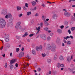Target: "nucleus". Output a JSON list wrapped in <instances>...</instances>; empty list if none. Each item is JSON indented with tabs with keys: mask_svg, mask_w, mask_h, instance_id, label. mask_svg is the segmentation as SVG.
Segmentation results:
<instances>
[{
	"mask_svg": "<svg viewBox=\"0 0 75 75\" xmlns=\"http://www.w3.org/2000/svg\"><path fill=\"white\" fill-rule=\"evenodd\" d=\"M20 50V49L19 48H17L16 49V51L17 52H18Z\"/></svg>",
	"mask_w": 75,
	"mask_h": 75,
	"instance_id": "nucleus-34",
	"label": "nucleus"
},
{
	"mask_svg": "<svg viewBox=\"0 0 75 75\" xmlns=\"http://www.w3.org/2000/svg\"><path fill=\"white\" fill-rule=\"evenodd\" d=\"M20 29H21V31H24L25 30V28H20Z\"/></svg>",
	"mask_w": 75,
	"mask_h": 75,
	"instance_id": "nucleus-32",
	"label": "nucleus"
},
{
	"mask_svg": "<svg viewBox=\"0 0 75 75\" xmlns=\"http://www.w3.org/2000/svg\"><path fill=\"white\" fill-rule=\"evenodd\" d=\"M60 28L61 29H63L64 28V26L63 25H61L60 27Z\"/></svg>",
	"mask_w": 75,
	"mask_h": 75,
	"instance_id": "nucleus-37",
	"label": "nucleus"
},
{
	"mask_svg": "<svg viewBox=\"0 0 75 75\" xmlns=\"http://www.w3.org/2000/svg\"><path fill=\"white\" fill-rule=\"evenodd\" d=\"M5 68H7V63H5V64L4 66Z\"/></svg>",
	"mask_w": 75,
	"mask_h": 75,
	"instance_id": "nucleus-46",
	"label": "nucleus"
},
{
	"mask_svg": "<svg viewBox=\"0 0 75 75\" xmlns=\"http://www.w3.org/2000/svg\"><path fill=\"white\" fill-rule=\"evenodd\" d=\"M62 46H65V44L63 42L62 44Z\"/></svg>",
	"mask_w": 75,
	"mask_h": 75,
	"instance_id": "nucleus-56",
	"label": "nucleus"
},
{
	"mask_svg": "<svg viewBox=\"0 0 75 75\" xmlns=\"http://www.w3.org/2000/svg\"><path fill=\"white\" fill-rule=\"evenodd\" d=\"M47 40L48 41H50L51 40V38L49 36L47 38Z\"/></svg>",
	"mask_w": 75,
	"mask_h": 75,
	"instance_id": "nucleus-26",
	"label": "nucleus"
},
{
	"mask_svg": "<svg viewBox=\"0 0 75 75\" xmlns=\"http://www.w3.org/2000/svg\"><path fill=\"white\" fill-rule=\"evenodd\" d=\"M16 67H18V63H16L15 64Z\"/></svg>",
	"mask_w": 75,
	"mask_h": 75,
	"instance_id": "nucleus-47",
	"label": "nucleus"
},
{
	"mask_svg": "<svg viewBox=\"0 0 75 75\" xmlns=\"http://www.w3.org/2000/svg\"><path fill=\"white\" fill-rule=\"evenodd\" d=\"M23 16V14L21 13L20 14L18 15V17H21V16Z\"/></svg>",
	"mask_w": 75,
	"mask_h": 75,
	"instance_id": "nucleus-41",
	"label": "nucleus"
},
{
	"mask_svg": "<svg viewBox=\"0 0 75 75\" xmlns=\"http://www.w3.org/2000/svg\"><path fill=\"white\" fill-rule=\"evenodd\" d=\"M5 41L6 42L9 41V35H6L5 37Z\"/></svg>",
	"mask_w": 75,
	"mask_h": 75,
	"instance_id": "nucleus-6",
	"label": "nucleus"
},
{
	"mask_svg": "<svg viewBox=\"0 0 75 75\" xmlns=\"http://www.w3.org/2000/svg\"><path fill=\"white\" fill-rule=\"evenodd\" d=\"M75 29V27H72L71 28V31H74Z\"/></svg>",
	"mask_w": 75,
	"mask_h": 75,
	"instance_id": "nucleus-36",
	"label": "nucleus"
},
{
	"mask_svg": "<svg viewBox=\"0 0 75 75\" xmlns=\"http://www.w3.org/2000/svg\"><path fill=\"white\" fill-rule=\"evenodd\" d=\"M12 53H10V57H12Z\"/></svg>",
	"mask_w": 75,
	"mask_h": 75,
	"instance_id": "nucleus-58",
	"label": "nucleus"
},
{
	"mask_svg": "<svg viewBox=\"0 0 75 75\" xmlns=\"http://www.w3.org/2000/svg\"><path fill=\"white\" fill-rule=\"evenodd\" d=\"M44 35L43 34H41L40 35V38H42V39L43 37H44Z\"/></svg>",
	"mask_w": 75,
	"mask_h": 75,
	"instance_id": "nucleus-30",
	"label": "nucleus"
},
{
	"mask_svg": "<svg viewBox=\"0 0 75 75\" xmlns=\"http://www.w3.org/2000/svg\"><path fill=\"white\" fill-rule=\"evenodd\" d=\"M52 35H53V33H50V35L51 36H52Z\"/></svg>",
	"mask_w": 75,
	"mask_h": 75,
	"instance_id": "nucleus-57",
	"label": "nucleus"
},
{
	"mask_svg": "<svg viewBox=\"0 0 75 75\" xmlns=\"http://www.w3.org/2000/svg\"><path fill=\"white\" fill-rule=\"evenodd\" d=\"M23 8L24 10H25V11H26L27 10V8H26V7H25V6H23Z\"/></svg>",
	"mask_w": 75,
	"mask_h": 75,
	"instance_id": "nucleus-33",
	"label": "nucleus"
},
{
	"mask_svg": "<svg viewBox=\"0 0 75 75\" xmlns=\"http://www.w3.org/2000/svg\"><path fill=\"white\" fill-rule=\"evenodd\" d=\"M39 50H42V46L40 45V47H39Z\"/></svg>",
	"mask_w": 75,
	"mask_h": 75,
	"instance_id": "nucleus-31",
	"label": "nucleus"
},
{
	"mask_svg": "<svg viewBox=\"0 0 75 75\" xmlns=\"http://www.w3.org/2000/svg\"><path fill=\"white\" fill-rule=\"evenodd\" d=\"M21 50L23 51H24V48L22 47L21 49Z\"/></svg>",
	"mask_w": 75,
	"mask_h": 75,
	"instance_id": "nucleus-63",
	"label": "nucleus"
},
{
	"mask_svg": "<svg viewBox=\"0 0 75 75\" xmlns=\"http://www.w3.org/2000/svg\"><path fill=\"white\" fill-rule=\"evenodd\" d=\"M45 26H48V22L46 21V20H44L43 21Z\"/></svg>",
	"mask_w": 75,
	"mask_h": 75,
	"instance_id": "nucleus-15",
	"label": "nucleus"
},
{
	"mask_svg": "<svg viewBox=\"0 0 75 75\" xmlns=\"http://www.w3.org/2000/svg\"><path fill=\"white\" fill-rule=\"evenodd\" d=\"M69 70L70 71H74L75 70V67H74L73 68H72V69H69Z\"/></svg>",
	"mask_w": 75,
	"mask_h": 75,
	"instance_id": "nucleus-27",
	"label": "nucleus"
},
{
	"mask_svg": "<svg viewBox=\"0 0 75 75\" xmlns=\"http://www.w3.org/2000/svg\"><path fill=\"white\" fill-rule=\"evenodd\" d=\"M74 65L73 64H72L71 65V67H74Z\"/></svg>",
	"mask_w": 75,
	"mask_h": 75,
	"instance_id": "nucleus-60",
	"label": "nucleus"
},
{
	"mask_svg": "<svg viewBox=\"0 0 75 75\" xmlns=\"http://www.w3.org/2000/svg\"><path fill=\"white\" fill-rule=\"evenodd\" d=\"M64 39H65V40H67L68 38H69V36H67V37H64Z\"/></svg>",
	"mask_w": 75,
	"mask_h": 75,
	"instance_id": "nucleus-29",
	"label": "nucleus"
},
{
	"mask_svg": "<svg viewBox=\"0 0 75 75\" xmlns=\"http://www.w3.org/2000/svg\"><path fill=\"white\" fill-rule=\"evenodd\" d=\"M57 58H58V56H57V54H55L54 56V60H55L57 59Z\"/></svg>",
	"mask_w": 75,
	"mask_h": 75,
	"instance_id": "nucleus-19",
	"label": "nucleus"
},
{
	"mask_svg": "<svg viewBox=\"0 0 75 75\" xmlns=\"http://www.w3.org/2000/svg\"><path fill=\"white\" fill-rule=\"evenodd\" d=\"M45 55H46V54L45 53H42V56L43 57H44Z\"/></svg>",
	"mask_w": 75,
	"mask_h": 75,
	"instance_id": "nucleus-35",
	"label": "nucleus"
},
{
	"mask_svg": "<svg viewBox=\"0 0 75 75\" xmlns=\"http://www.w3.org/2000/svg\"><path fill=\"white\" fill-rule=\"evenodd\" d=\"M63 41L64 42V43H65V44H66V43H67V41L65 40V39H64L63 40Z\"/></svg>",
	"mask_w": 75,
	"mask_h": 75,
	"instance_id": "nucleus-55",
	"label": "nucleus"
},
{
	"mask_svg": "<svg viewBox=\"0 0 75 75\" xmlns=\"http://www.w3.org/2000/svg\"><path fill=\"white\" fill-rule=\"evenodd\" d=\"M35 17H38L39 16V14L38 13H36L35 15Z\"/></svg>",
	"mask_w": 75,
	"mask_h": 75,
	"instance_id": "nucleus-39",
	"label": "nucleus"
},
{
	"mask_svg": "<svg viewBox=\"0 0 75 75\" xmlns=\"http://www.w3.org/2000/svg\"><path fill=\"white\" fill-rule=\"evenodd\" d=\"M47 50H51V51H54L56 48V46L54 45H50L48 44L47 45Z\"/></svg>",
	"mask_w": 75,
	"mask_h": 75,
	"instance_id": "nucleus-2",
	"label": "nucleus"
},
{
	"mask_svg": "<svg viewBox=\"0 0 75 75\" xmlns=\"http://www.w3.org/2000/svg\"><path fill=\"white\" fill-rule=\"evenodd\" d=\"M33 10H37V7H34V9H33Z\"/></svg>",
	"mask_w": 75,
	"mask_h": 75,
	"instance_id": "nucleus-53",
	"label": "nucleus"
},
{
	"mask_svg": "<svg viewBox=\"0 0 75 75\" xmlns=\"http://www.w3.org/2000/svg\"><path fill=\"white\" fill-rule=\"evenodd\" d=\"M40 27L39 26L38 27H36V30H37L38 31L36 33V34H37L39 33V31H40V29H41V27H42V26H43V23L42 22L40 23Z\"/></svg>",
	"mask_w": 75,
	"mask_h": 75,
	"instance_id": "nucleus-3",
	"label": "nucleus"
},
{
	"mask_svg": "<svg viewBox=\"0 0 75 75\" xmlns=\"http://www.w3.org/2000/svg\"><path fill=\"white\" fill-rule=\"evenodd\" d=\"M27 14L28 16H30V15H31V11L28 12L27 13Z\"/></svg>",
	"mask_w": 75,
	"mask_h": 75,
	"instance_id": "nucleus-22",
	"label": "nucleus"
},
{
	"mask_svg": "<svg viewBox=\"0 0 75 75\" xmlns=\"http://www.w3.org/2000/svg\"><path fill=\"white\" fill-rule=\"evenodd\" d=\"M64 15H65L66 16H70V13L69 12L65 11L64 13Z\"/></svg>",
	"mask_w": 75,
	"mask_h": 75,
	"instance_id": "nucleus-11",
	"label": "nucleus"
},
{
	"mask_svg": "<svg viewBox=\"0 0 75 75\" xmlns=\"http://www.w3.org/2000/svg\"><path fill=\"white\" fill-rule=\"evenodd\" d=\"M12 17V15L11 13H9L7 14L5 16V18L6 19L11 18Z\"/></svg>",
	"mask_w": 75,
	"mask_h": 75,
	"instance_id": "nucleus-5",
	"label": "nucleus"
},
{
	"mask_svg": "<svg viewBox=\"0 0 75 75\" xmlns=\"http://www.w3.org/2000/svg\"><path fill=\"white\" fill-rule=\"evenodd\" d=\"M59 59L60 60V61H63V60L64 59V57H63V56H62L61 55L60 56Z\"/></svg>",
	"mask_w": 75,
	"mask_h": 75,
	"instance_id": "nucleus-16",
	"label": "nucleus"
},
{
	"mask_svg": "<svg viewBox=\"0 0 75 75\" xmlns=\"http://www.w3.org/2000/svg\"><path fill=\"white\" fill-rule=\"evenodd\" d=\"M23 56H24V52H21L19 54V57H23Z\"/></svg>",
	"mask_w": 75,
	"mask_h": 75,
	"instance_id": "nucleus-9",
	"label": "nucleus"
},
{
	"mask_svg": "<svg viewBox=\"0 0 75 75\" xmlns=\"http://www.w3.org/2000/svg\"><path fill=\"white\" fill-rule=\"evenodd\" d=\"M6 23L4 19L0 18V27L1 28H3L6 26Z\"/></svg>",
	"mask_w": 75,
	"mask_h": 75,
	"instance_id": "nucleus-1",
	"label": "nucleus"
},
{
	"mask_svg": "<svg viewBox=\"0 0 75 75\" xmlns=\"http://www.w3.org/2000/svg\"><path fill=\"white\" fill-rule=\"evenodd\" d=\"M25 36H26L24 34V35H23L22 37H25Z\"/></svg>",
	"mask_w": 75,
	"mask_h": 75,
	"instance_id": "nucleus-59",
	"label": "nucleus"
},
{
	"mask_svg": "<svg viewBox=\"0 0 75 75\" xmlns=\"http://www.w3.org/2000/svg\"><path fill=\"white\" fill-rule=\"evenodd\" d=\"M60 67H62V68L64 67V64H60Z\"/></svg>",
	"mask_w": 75,
	"mask_h": 75,
	"instance_id": "nucleus-40",
	"label": "nucleus"
},
{
	"mask_svg": "<svg viewBox=\"0 0 75 75\" xmlns=\"http://www.w3.org/2000/svg\"><path fill=\"white\" fill-rule=\"evenodd\" d=\"M42 39L43 40H46V39H47L46 36L45 35H44L43 37L42 38Z\"/></svg>",
	"mask_w": 75,
	"mask_h": 75,
	"instance_id": "nucleus-24",
	"label": "nucleus"
},
{
	"mask_svg": "<svg viewBox=\"0 0 75 75\" xmlns=\"http://www.w3.org/2000/svg\"><path fill=\"white\" fill-rule=\"evenodd\" d=\"M32 53L34 55H35L36 54V52H35L34 50H32Z\"/></svg>",
	"mask_w": 75,
	"mask_h": 75,
	"instance_id": "nucleus-20",
	"label": "nucleus"
},
{
	"mask_svg": "<svg viewBox=\"0 0 75 75\" xmlns=\"http://www.w3.org/2000/svg\"><path fill=\"white\" fill-rule=\"evenodd\" d=\"M72 74H75V71H73L72 72Z\"/></svg>",
	"mask_w": 75,
	"mask_h": 75,
	"instance_id": "nucleus-64",
	"label": "nucleus"
},
{
	"mask_svg": "<svg viewBox=\"0 0 75 75\" xmlns=\"http://www.w3.org/2000/svg\"><path fill=\"white\" fill-rule=\"evenodd\" d=\"M27 58H28V59H30V58H31V57H30V56L28 55H27Z\"/></svg>",
	"mask_w": 75,
	"mask_h": 75,
	"instance_id": "nucleus-49",
	"label": "nucleus"
},
{
	"mask_svg": "<svg viewBox=\"0 0 75 75\" xmlns=\"http://www.w3.org/2000/svg\"><path fill=\"white\" fill-rule=\"evenodd\" d=\"M13 24V23L12 22H11L7 24V27H9V26H11V25H12Z\"/></svg>",
	"mask_w": 75,
	"mask_h": 75,
	"instance_id": "nucleus-12",
	"label": "nucleus"
},
{
	"mask_svg": "<svg viewBox=\"0 0 75 75\" xmlns=\"http://www.w3.org/2000/svg\"><path fill=\"white\" fill-rule=\"evenodd\" d=\"M36 49L37 51H39L40 50V48H39V47L38 46H37L36 47Z\"/></svg>",
	"mask_w": 75,
	"mask_h": 75,
	"instance_id": "nucleus-25",
	"label": "nucleus"
},
{
	"mask_svg": "<svg viewBox=\"0 0 75 75\" xmlns=\"http://www.w3.org/2000/svg\"><path fill=\"white\" fill-rule=\"evenodd\" d=\"M16 8L17 11H20V10H21V6H17Z\"/></svg>",
	"mask_w": 75,
	"mask_h": 75,
	"instance_id": "nucleus-13",
	"label": "nucleus"
},
{
	"mask_svg": "<svg viewBox=\"0 0 75 75\" xmlns=\"http://www.w3.org/2000/svg\"><path fill=\"white\" fill-rule=\"evenodd\" d=\"M46 21H49V19H48V18H47V19H46Z\"/></svg>",
	"mask_w": 75,
	"mask_h": 75,
	"instance_id": "nucleus-62",
	"label": "nucleus"
},
{
	"mask_svg": "<svg viewBox=\"0 0 75 75\" xmlns=\"http://www.w3.org/2000/svg\"><path fill=\"white\" fill-rule=\"evenodd\" d=\"M58 65H57V67L58 68H60V67H61V64H59V63H58Z\"/></svg>",
	"mask_w": 75,
	"mask_h": 75,
	"instance_id": "nucleus-38",
	"label": "nucleus"
},
{
	"mask_svg": "<svg viewBox=\"0 0 75 75\" xmlns=\"http://www.w3.org/2000/svg\"><path fill=\"white\" fill-rule=\"evenodd\" d=\"M68 32L69 34H71V30H69L68 31Z\"/></svg>",
	"mask_w": 75,
	"mask_h": 75,
	"instance_id": "nucleus-51",
	"label": "nucleus"
},
{
	"mask_svg": "<svg viewBox=\"0 0 75 75\" xmlns=\"http://www.w3.org/2000/svg\"><path fill=\"white\" fill-rule=\"evenodd\" d=\"M28 33L27 32H25V34L24 35L26 36H27L28 35Z\"/></svg>",
	"mask_w": 75,
	"mask_h": 75,
	"instance_id": "nucleus-50",
	"label": "nucleus"
},
{
	"mask_svg": "<svg viewBox=\"0 0 75 75\" xmlns=\"http://www.w3.org/2000/svg\"><path fill=\"white\" fill-rule=\"evenodd\" d=\"M52 17L54 20H56L57 19V18H58V16H57V14H54L53 15Z\"/></svg>",
	"mask_w": 75,
	"mask_h": 75,
	"instance_id": "nucleus-8",
	"label": "nucleus"
},
{
	"mask_svg": "<svg viewBox=\"0 0 75 75\" xmlns=\"http://www.w3.org/2000/svg\"><path fill=\"white\" fill-rule=\"evenodd\" d=\"M34 35L33 34H31L29 35V36L30 37H32V36H33Z\"/></svg>",
	"mask_w": 75,
	"mask_h": 75,
	"instance_id": "nucleus-52",
	"label": "nucleus"
},
{
	"mask_svg": "<svg viewBox=\"0 0 75 75\" xmlns=\"http://www.w3.org/2000/svg\"><path fill=\"white\" fill-rule=\"evenodd\" d=\"M6 47L7 48H10V45L9 44L6 43Z\"/></svg>",
	"mask_w": 75,
	"mask_h": 75,
	"instance_id": "nucleus-17",
	"label": "nucleus"
},
{
	"mask_svg": "<svg viewBox=\"0 0 75 75\" xmlns=\"http://www.w3.org/2000/svg\"><path fill=\"white\" fill-rule=\"evenodd\" d=\"M2 12H4L3 13H2V14H4V15H5V14H6L7 13V10L5 9L4 10H3L2 11Z\"/></svg>",
	"mask_w": 75,
	"mask_h": 75,
	"instance_id": "nucleus-10",
	"label": "nucleus"
},
{
	"mask_svg": "<svg viewBox=\"0 0 75 75\" xmlns=\"http://www.w3.org/2000/svg\"><path fill=\"white\" fill-rule=\"evenodd\" d=\"M15 28L19 30L21 28V22H18L17 23L16 25L15 26Z\"/></svg>",
	"mask_w": 75,
	"mask_h": 75,
	"instance_id": "nucleus-4",
	"label": "nucleus"
},
{
	"mask_svg": "<svg viewBox=\"0 0 75 75\" xmlns=\"http://www.w3.org/2000/svg\"><path fill=\"white\" fill-rule=\"evenodd\" d=\"M47 31H48V32L49 33H51V31L48 30Z\"/></svg>",
	"mask_w": 75,
	"mask_h": 75,
	"instance_id": "nucleus-61",
	"label": "nucleus"
},
{
	"mask_svg": "<svg viewBox=\"0 0 75 75\" xmlns=\"http://www.w3.org/2000/svg\"><path fill=\"white\" fill-rule=\"evenodd\" d=\"M57 31L59 34H61L62 33V30L60 29H58L57 30Z\"/></svg>",
	"mask_w": 75,
	"mask_h": 75,
	"instance_id": "nucleus-14",
	"label": "nucleus"
},
{
	"mask_svg": "<svg viewBox=\"0 0 75 75\" xmlns=\"http://www.w3.org/2000/svg\"><path fill=\"white\" fill-rule=\"evenodd\" d=\"M31 3L33 6H35V4H36V3L34 1L32 2Z\"/></svg>",
	"mask_w": 75,
	"mask_h": 75,
	"instance_id": "nucleus-21",
	"label": "nucleus"
},
{
	"mask_svg": "<svg viewBox=\"0 0 75 75\" xmlns=\"http://www.w3.org/2000/svg\"><path fill=\"white\" fill-rule=\"evenodd\" d=\"M42 20H45V18L44 17V16H43L42 17Z\"/></svg>",
	"mask_w": 75,
	"mask_h": 75,
	"instance_id": "nucleus-43",
	"label": "nucleus"
},
{
	"mask_svg": "<svg viewBox=\"0 0 75 75\" xmlns=\"http://www.w3.org/2000/svg\"><path fill=\"white\" fill-rule=\"evenodd\" d=\"M10 67L11 69H12L14 67V66H13V65L12 64H11L10 65Z\"/></svg>",
	"mask_w": 75,
	"mask_h": 75,
	"instance_id": "nucleus-23",
	"label": "nucleus"
},
{
	"mask_svg": "<svg viewBox=\"0 0 75 75\" xmlns=\"http://www.w3.org/2000/svg\"><path fill=\"white\" fill-rule=\"evenodd\" d=\"M25 6L26 7H28V4L27 3H25Z\"/></svg>",
	"mask_w": 75,
	"mask_h": 75,
	"instance_id": "nucleus-42",
	"label": "nucleus"
},
{
	"mask_svg": "<svg viewBox=\"0 0 75 75\" xmlns=\"http://www.w3.org/2000/svg\"><path fill=\"white\" fill-rule=\"evenodd\" d=\"M67 44L68 45H70L71 44V42L70 41H68Z\"/></svg>",
	"mask_w": 75,
	"mask_h": 75,
	"instance_id": "nucleus-44",
	"label": "nucleus"
},
{
	"mask_svg": "<svg viewBox=\"0 0 75 75\" xmlns=\"http://www.w3.org/2000/svg\"><path fill=\"white\" fill-rule=\"evenodd\" d=\"M67 60L68 62H71V58L69 57L67 58Z\"/></svg>",
	"mask_w": 75,
	"mask_h": 75,
	"instance_id": "nucleus-18",
	"label": "nucleus"
},
{
	"mask_svg": "<svg viewBox=\"0 0 75 75\" xmlns=\"http://www.w3.org/2000/svg\"><path fill=\"white\" fill-rule=\"evenodd\" d=\"M42 6L43 7H45V5L44 4H42Z\"/></svg>",
	"mask_w": 75,
	"mask_h": 75,
	"instance_id": "nucleus-54",
	"label": "nucleus"
},
{
	"mask_svg": "<svg viewBox=\"0 0 75 75\" xmlns=\"http://www.w3.org/2000/svg\"><path fill=\"white\" fill-rule=\"evenodd\" d=\"M41 71V68H38V69H37V71Z\"/></svg>",
	"mask_w": 75,
	"mask_h": 75,
	"instance_id": "nucleus-48",
	"label": "nucleus"
},
{
	"mask_svg": "<svg viewBox=\"0 0 75 75\" xmlns=\"http://www.w3.org/2000/svg\"><path fill=\"white\" fill-rule=\"evenodd\" d=\"M44 30L46 31H47L48 30V28L47 27H46L44 28Z\"/></svg>",
	"mask_w": 75,
	"mask_h": 75,
	"instance_id": "nucleus-28",
	"label": "nucleus"
},
{
	"mask_svg": "<svg viewBox=\"0 0 75 75\" xmlns=\"http://www.w3.org/2000/svg\"><path fill=\"white\" fill-rule=\"evenodd\" d=\"M69 38H71V39H73V38H74V37H73V36H72V35H70V37H69Z\"/></svg>",
	"mask_w": 75,
	"mask_h": 75,
	"instance_id": "nucleus-45",
	"label": "nucleus"
},
{
	"mask_svg": "<svg viewBox=\"0 0 75 75\" xmlns=\"http://www.w3.org/2000/svg\"><path fill=\"white\" fill-rule=\"evenodd\" d=\"M16 61H17V59H13L10 61V63L11 64H14L16 62Z\"/></svg>",
	"mask_w": 75,
	"mask_h": 75,
	"instance_id": "nucleus-7",
	"label": "nucleus"
}]
</instances>
